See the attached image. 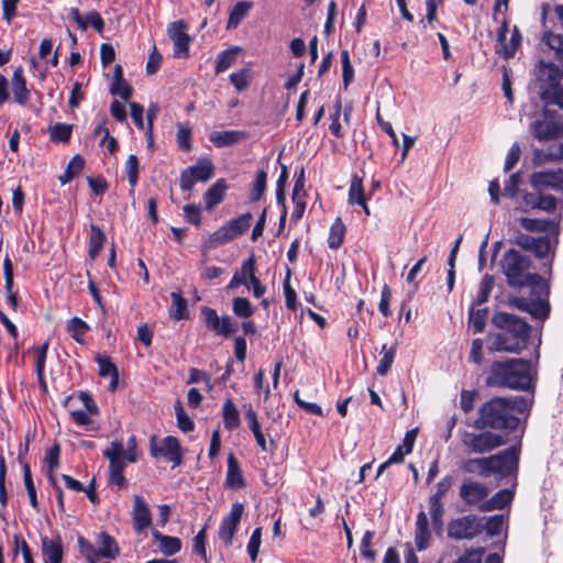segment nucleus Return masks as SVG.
<instances>
[{"instance_id": "1", "label": "nucleus", "mask_w": 563, "mask_h": 563, "mask_svg": "<svg viewBox=\"0 0 563 563\" xmlns=\"http://www.w3.org/2000/svg\"><path fill=\"white\" fill-rule=\"evenodd\" d=\"M541 43L554 51L562 70L554 63L544 60H540L534 68V88L543 102V110L534 114L529 132L544 144L532 151L534 166L563 159V121L555 109L559 107L563 110V35L544 32Z\"/></svg>"}, {"instance_id": "2", "label": "nucleus", "mask_w": 563, "mask_h": 563, "mask_svg": "<svg viewBox=\"0 0 563 563\" xmlns=\"http://www.w3.org/2000/svg\"><path fill=\"white\" fill-rule=\"evenodd\" d=\"M527 395L512 398L495 397L486 401L478 410L474 427L478 430L497 429L514 431L521 419H527L531 410L534 389H525Z\"/></svg>"}, {"instance_id": "3", "label": "nucleus", "mask_w": 563, "mask_h": 563, "mask_svg": "<svg viewBox=\"0 0 563 563\" xmlns=\"http://www.w3.org/2000/svg\"><path fill=\"white\" fill-rule=\"evenodd\" d=\"M492 324L496 331L488 333L489 350L520 353L527 347L531 327L525 319L514 313L498 311L493 314Z\"/></svg>"}, {"instance_id": "4", "label": "nucleus", "mask_w": 563, "mask_h": 563, "mask_svg": "<svg viewBox=\"0 0 563 563\" xmlns=\"http://www.w3.org/2000/svg\"><path fill=\"white\" fill-rule=\"evenodd\" d=\"M520 225L530 232H549L554 236V245H552L551 239L549 235L542 236H532L525 233H519L515 238V243L521 249L531 252L538 258H545L550 255V260L548 263L543 265L547 267L545 273L552 274V262L555 254V247L559 243V233L560 227L559 224L550 219H531V218H520Z\"/></svg>"}, {"instance_id": "5", "label": "nucleus", "mask_w": 563, "mask_h": 563, "mask_svg": "<svg viewBox=\"0 0 563 563\" xmlns=\"http://www.w3.org/2000/svg\"><path fill=\"white\" fill-rule=\"evenodd\" d=\"M531 260L516 249H509L501 258L503 273L509 287L529 288L531 294L548 295V283L537 273H530Z\"/></svg>"}, {"instance_id": "6", "label": "nucleus", "mask_w": 563, "mask_h": 563, "mask_svg": "<svg viewBox=\"0 0 563 563\" xmlns=\"http://www.w3.org/2000/svg\"><path fill=\"white\" fill-rule=\"evenodd\" d=\"M536 383L537 369L525 358L495 361L487 377L488 387H533Z\"/></svg>"}, {"instance_id": "7", "label": "nucleus", "mask_w": 563, "mask_h": 563, "mask_svg": "<svg viewBox=\"0 0 563 563\" xmlns=\"http://www.w3.org/2000/svg\"><path fill=\"white\" fill-rule=\"evenodd\" d=\"M520 452L521 444L518 443L488 457L471 459L464 463L463 468L467 473L477 472L484 477L492 474L499 478L516 477L519 468Z\"/></svg>"}, {"instance_id": "8", "label": "nucleus", "mask_w": 563, "mask_h": 563, "mask_svg": "<svg viewBox=\"0 0 563 563\" xmlns=\"http://www.w3.org/2000/svg\"><path fill=\"white\" fill-rule=\"evenodd\" d=\"M483 531L482 519L466 515L448 523V537L453 540H472Z\"/></svg>"}, {"instance_id": "9", "label": "nucleus", "mask_w": 563, "mask_h": 563, "mask_svg": "<svg viewBox=\"0 0 563 563\" xmlns=\"http://www.w3.org/2000/svg\"><path fill=\"white\" fill-rule=\"evenodd\" d=\"M506 443V439L490 431L479 433L467 432L463 438V444L471 453H488Z\"/></svg>"}, {"instance_id": "10", "label": "nucleus", "mask_w": 563, "mask_h": 563, "mask_svg": "<svg viewBox=\"0 0 563 563\" xmlns=\"http://www.w3.org/2000/svg\"><path fill=\"white\" fill-rule=\"evenodd\" d=\"M214 173V165L209 158H200L197 164L184 169L180 174V188L190 191L196 181H208Z\"/></svg>"}, {"instance_id": "11", "label": "nucleus", "mask_w": 563, "mask_h": 563, "mask_svg": "<svg viewBox=\"0 0 563 563\" xmlns=\"http://www.w3.org/2000/svg\"><path fill=\"white\" fill-rule=\"evenodd\" d=\"M150 453L155 459L163 456L166 461L172 462L174 466H179L183 463L180 442L173 435L165 437L161 445L156 443V437L153 435L150 441Z\"/></svg>"}, {"instance_id": "12", "label": "nucleus", "mask_w": 563, "mask_h": 563, "mask_svg": "<svg viewBox=\"0 0 563 563\" xmlns=\"http://www.w3.org/2000/svg\"><path fill=\"white\" fill-rule=\"evenodd\" d=\"M243 514L244 505L236 501L232 504L230 512L221 520L218 534L219 539L224 542L225 545L232 544Z\"/></svg>"}, {"instance_id": "13", "label": "nucleus", "mask_w": 563, "mask_h": 563, "mask_svg": "<svg viewBox=\"0 0 563 563\" xmlns=\"http://www.w3.org/2000/svg\"><path fill=\"white\" fill-rule=\"evenodd\" d=\"M201 312L207 328L216 334L229 336L236 332L239 324L230 316L219 317L217 311L209 307L202 308Z\"/></svg>"}, {"instance_id": "14", "label": "nucleus", "mask_w": 563, "mask_h": 563, "mask_svg": "<svg viewBox=\"0 0 563 563\" xmlns=\"http://www.w3.org/2000/svg\"><path fill=\"white\" fill-rule=\"evenodd\" d=\"M529 183L537 192L549 189L563 190V168L533 173Z\"/></svg>"}, {"instance_id": "15", "label": "nucleus", "mask_w": 563, "mask_h": 563, "mask_svg": "<svg viewBox=\"0 0 563 563\" xmlns=\"http://www.w3.org/2000/svg\"><path fill=\"white\" fill-rule=\"evenodd\" d=\"M537 299L517 298L515 299V306L532 316L537 320L544 321L550 314V303L548 301V295L532 294Z\"/></svg>"}, {"instance_id": "16", "label": "nucleus", "mask_w": 563, "mask_h": 563, "mask_svg": "<svg viewBox=\"0 0 563 563\" xmlns=\"http://www.w3.org/2000/svg\"><path fill=\"white\" fill-rule=\"evenodd\" d=\"M186 27L187 25L183 20L173 22L168 26V35L174 43L176 57H186L189 54L190 37L185 32Z\"/></svg>"}, {"instance_id": "17", "label": "nucleus", "mask_w": 563, "mask_h": 563, "mask_svg": "<svg viewBox=\"0 0 563 563\" xmlns=\"http://www.w3.org/2000/svg\"><path fill=\"white\" fill-rule=\"evenodd\" d=\"M41 551L44 563H62L64 559V548L60 536H42Z\"/></svg>"}, {"instance_id": "18", "label": "nucleus", "mask_w": 563, "mask_h": 563, "mask_svg": "<svg viewBox=\"0 0 563 563\" xmlns=\"http://www.w3.org/2000/svg\"><path fill=\"white\" fill-rule=\"evenodd\" d=\"M488 488L475 481H464L460 487V497L466 505H477L485 501L488 496Z\"/></svg>"}, {"instance_id": "19", "label": "nucleus", "mask_w": 563, "mask_h": 563, "mask_svg": "<svg viewBox=\"0 0 563 563\" xmlns=\"http://www.w3.org/2000/svg\"><path fill=\"white\" fill-rule=\"evenodd\" d=\"M133 528L136 532H142L152 525V514L145 499L135 495L132 509Z\"/></svg>"}, {"instance_id": "20", "label": "nucleus", "mask_w": 563, "mask_h": 563, "mask_svg": "<svg viewBox=\"0 0 563 563\" xmlns=\"http://www.w3.org/2000/svg\"><path fill=\"white\" fill-rule=\"evenodd\" d=\"M432 539L430 521L426 511L420 510L417 514L415 523V544L418 551H424L429 548Z\"/></svg>"}, {"instance_id": "21", "label": "nucleus", "mask_w": 563, "mask_h": 563, "mask_svg": "<svg viewBox=\"0 0 563 563\" xmlns=\"http://www.w3.org/2000/svg\"><path fill=\"white\" fill-rule=\"evenodd\" d=\"M514 478L512 487L511 488H504L498 490L496 494H494L489 499L483 501L479 505L481 511H493L496 509H504L508 505L511 504L514 497H515V487L517 485L516 477Z\"/></svg>"}, {"instance_id": "22", "label": "nucleus", "mask_w": 563, "mask_h": 563, "mask_svg": "<svg viewBox=\"0 0 563 563\" xmlns=\"http://www.w3.org/2000/svg\"><path fill=\"white\" fill-rule=\"evenodd\" d=\"M13 100L20 104L25 106L31 97V91L26 86V79L24 77L22 66L14 69L11 78Z\"/></svg>"}, {"instance_id": "23", "label": "nucleus", "mask_w": 563, "mask_h": 563, "mask_svg": "<svg viewBox=\"0 0 563 563\" xmlns=\"http://www.w3.org/2000/svg\"><path fill=\"white\" fill-rule=\"evenodd\" d=\"M225 486L232 489H240L246 486L239 461L233 453H230L228 456Z\"/></svg>"}, {"instance_id": "24", "label": "nucleus", "mask_w": 563, "mask_h": 563, "mask_svg": "<svg viewBox=\"0 0 563 563\" xmlns=\"http://www.w3.org/2000/svg\"><path fill=\"white\" fill-rule=\"evenodd\" d=\"M109 460V483L117 486L119 489H123L128 486V479L123 475L126 466L125 457L108 459Z\"/></svg>"}, {"instance_id": "25", "label": "nucleus", "mask_w": 563, "mask_h": 563, "mask_svg": "<svg viewBox=\"0 0 563 563\" xmlns=\"http://www.w3.org/2000/svg\"><path fill=\"white\" fill-rule=\"evenodd\" d=\"M97 544L96 553L100 558L113 560L120 554L117 541L107 532L102 531L97 536Z\"/></svg>"}, {"instance_id": "26", "label": "nucleus", "mask_w": 563, "mask_h": 563, "mask_svg": "<svg viewBox=\"0 0 563 563\" xmlns=\"http://www.w3.org/2000/svg\"><path fill=\"white\" fill-rule=\"evenodd\" d=\"M228 186L223 178L218 179L203 195L205 208L211 211L216 206L222 202Z\"/></svg>"}, {"instance_id": "27", "label": "nucleus", "mask_w": 563, "mask_h": 563, "mask_svg": "<svg viewBox=\"0 0 563 563\" xmlns=\"http://www.w3.org/2000/svg\"><path fill=\"white\" fill-rule=\"evenodd\" d=\"M152 536L154 541L158 543L159 551L166 556H172L181 549V541L177 537L165 536L157 530H154Z\"/></svg>"}, {"instance_id": "28", "label": "nucleus", "mask_w": 563, "mask_h": 563, "mask_svg": "<svg viewBox=\"0 0 563 563\" xmlns=\"http://www.w3.org/2000/svg\"><path fill=\"white\" fill-rule=\"evenodd\" d=\"M243 131H214L210 134L209 140L217 147L230 146L246 139Z\"/></svg>"}, {"instance_id": "29", "label": "nucleus", "mask_w": 563, "mask_h": 563, "mask_svg": "<svg viewBox=\"0 0 563 563\" xmlns=\"http://www.w3.org/2000/svg\"><path fill=\"white\" fill-rule=\"evenodd\" d=\"M252 7V2L249 1L238 2L230 12L227 29L232 30L238 27L242 20L249 14Z\"/></svg>"}, {"instance_id": "30", "label": "nucleus", "mask_w": 563, "mask_h": 563, "mask_svg": "<svg viewBox=\"0 0 563 563\" xmlns=\"http://www.w3.org/2000/svg\"><path fill=\"white\" fill-rule=\"evenodd\" d=\"M475 306L476 305H472L468 312V327L472 329L474 334H477L483 332L485 329L488 309H475Z\"/></svg>"}, {"instance_id": "31", "label": "nucleus", "mask_w": 563, "mask_h": 563, "mask_svg": "<svg viewBox=\"0 0 563 563\" xmlns=\"http://www.w3.org/2000/svg\"><path fill=\"white\" fill-rule=\"evenodd\" d=\"M522 36L518 26H514L511 37L508 44H503L501 47H496V53L506 59L515 56L516 52L521 45Z\"/></svg>"}, {"instance_id": "32", "label": "nucleus", "mask_w": 563, "mask_h": 563, "mask_svg": "<svg viewBox=\"0 0 563 563\" xmlns=\"http://www.w3.org/2000/svg\"><path fill=\"white\" fill-rule=\"evenodd\" d=\"M106 241V234L96 224H90L89 249L88 254L91 260H95L101 251Z\"/></svg>"}, {"instance_id": "33", "label": "nucleus", "mask_w": 563, "mask_h": 563, "mask_svg": "<svg viewBox=\"0 0 563 563\" xmlns=\"http://www.w3.org/2000/svg\"><path fill=\"white\" fill-rule=\"evenodd\" d=\"M97 362L99 365V375L102 377H110L109 387H118L119 384V375L115 365L111 362L109 357L98 356Z\"/></svg>"}, {"instance_id": "34", "label": "nucleus", "mask_w": 563, "mask_h": 563, "mask_svg": "<svg viewBox=\"0 0 563 563\" xmlns=\"http://www.w3.org/2000/svg\"><path fill=\"white\" fill-rule=\"evenodd\" d=\"M252 219V213L245 212L238 218L231 219L225 224L229 228L233 238L235 239L249 230Z\"/></svg>"}, {"instance_id": "35", "label": "nucleus", "mask_w": 563, "mask_h": 563, "mask_svg": "<svg viewBox=\"0 0 563 563\" xmlns=\"http://www.w3.org/2000/svg\"><path fill=\"white\" fill-rule=\"evenodd\" d=\"M223 424L228 430L240 426V413L231 399H227L222 408Z\"/></svg>"}, {"instance_id": "36", "label": "nucleus", "mask_w": 563, "mask_h": 563, "mask_svg": "<svg viewBox=\"0 0 563 563\" xmlns=\"http://www.w3.org/2000/svg\"><path fill=\"white\" fill-rule=\"evenodd\" d=\"M245 418L261 450L264 452L268 451L265 437L261 430L260 422L257 420L256 412L252 408H250L249 410L245 411Z\"/></svg>"}, {"instance_id": "37", "label": "nucleus", "mask_w": 563, "mask_h": 563, "mask_svg": "<svg viewBox=\"0 0 563 563\" xmlns=\"http://www.w3.org/2000/svg\"><path fill=\"white\" fill-rule=\"evenodd\" d=\"M240 52L241 47L239 46H232L225 51H222L217 57L216 73L220 74L230 68L234 64Z\"/></svg>"}, {"instance_id": "38", "label": "nucleus", "mask_w": 563, "mask_h": 563, "mask_svg": "<svg viewBox=\"0 0 563 563\" xmlns=\"http://www.w3.org/2000/svg\"><path fill=\"white\" fill-rule=\"evenodd\" d=\"M85 159L80 155H75L68 163L65 172L59 175L58 180L65 185L73 180L84 168Z\"/></svg>"}, {"instance_id": "39", "label": "nucleus", "mask_w": 563, "mask_h": 563, "mask_svg": "<svg viewBox=\"0 0 563 563\" xmlns=\"http://www.w3.org/2000/svg\"><path fill=\"white\" fill-rule=\"evenodd\" d=\"M365 199L366 197L363 187V178L354 174L352 176L351 185L349 188V203L363 205Z\"/></svg>"}, {"instance_id": "40", "label": "nucleus", "mask_w": 563, "mask_h": 563, "mask_svg": "<svg viewBox=\"0 0 563 563\" xmlns=\"http://www.w3.org/2000/svg\"><path fill=\"white\" fill-rule=\"evenodd\" d=\"M345 235V225L342 222L341 218H336L333 224L330 228V233L328 238V245L332 250L339 249L344 240Z\"/></svg>"}, {"instance_id": "41", "label": "nucleus", "mask_w": 563, "mask_h": 563, "mask_svg": "<svg viewBox=\"0 0 563 563\" xmlns=\"http://www.w3.org/2000/svg\"><path fill=\"white\" fill-rule=\"evenodd\" d=\"M172 308H170V316L175 320H183L187 318V300L180 295V292H172Z\"/></svg>"}, {"instance_id": "42", "label": "nucleus", "mask_w": 563, "mask_h": 563, "mask_svg": "<svg viewBox=\"0 0 563 563\" xmlns=\"http://www.w3.org/2000/svg\"><path fill=\"white\" fill-rule=\"evenodd\" d=\"M89 330V325L78 317H73L67 322V331L70 336L78 343L84 342V336Z\"/></svg>"}, {"instance_id": "43", "label": "nucleus", "mask_w": 563, "mask_h": 563, "mask_svg": "<svg viewBox=\"0 0 563 563\" xmlns=\"http://www.w3.org/2000/svg\"><path fill=\"white\" fill-rule=\"evenodd\" d=\"M71 131L73 125L66 123H55L48 129L51 140L56 143H67L70 140Z\"/></svg>"}, {"instance_id": "44", "label": "nucleus", "mask_w": 563, "mask_h": 563, "mask_svg": "<svg viewBox=\"0 0 563 563\" xmlns=\"http://www.w3.org/2000/svg\"><path fill=\"white\" fill-rule=\"evenodd\" d=\"M380 353H382V357L378 361L376 371L379 375H386L388 373V371L390 369L391 364L394 362V358L396 355V345H391V346L387 347V345L384 344Z\"/></svg>"}, {"instance_id": "45", "label": "nucleus", "mask_w": 563, "mask_h": 563, "mask_svg": "<svg viewBox=\"0 0 563 563\" xmlns=\"http://www.w3.org/2000/svg\"><path fill=\"white\" fill-rule=\"evenodd\" d=\"M266 181H267V173L264 169H260L256 173L255 181L253 184L250 201L256 202L258 201L266 190Z\"/></svg>"}, {"instance_id": "46", "label": "nucleus", "mask_w": 563, "mask_h": 563, "mask_svg": "<svg viewBox=\"0 0 563 563\" xmlns=\"http://www.w3.org/2000/svg\"><path fill=\"white\" fill-rule=\"evenodd\" d=\"M23 483L27 492L30 504L34 509H38V501L36 488L32 478L31 467L29 464H23Z\"/></svg>"}, {"instance_id": "47", "label": "nucleus", "mask_w": 563, "mask_h": 563, "mask_svg": "<svg viewBox=\"0 0 563 563\" xmlns=\"http://www.w3.org/2000/svg\"><path fill=\"white\" fill-rule=\"evenodd\" d=\"M233 313L239 318H250L253 316L255 309L250 300L245 297H235L232 301Z\"/></svg>"}, {"instance_id": "48", "label": "nucleus", "mask_w": 563, "mask_h": 563, "mask_svg": "<svg viewBox=\"0 0 563 563\" xmlns=\"http://www.w3.org/2000/svg\"><path fill=\"white\" fill-rule=\"evenodd\" d=\"M257 271L256 258L254 253H252L241 265V268L235 273L238 276L244 280V286L249 285L250 278H252Z\"/></svg>"}, {"instance_id": "49", "label": "nucleus", "mask_w": 563, "mask_h": 563, "mask_svg": "<svg viewBox=\"0 0 563 563\" xmlns=\"http://www.w3.org/2000/svg\"><path fill=\"white\" fill-rule=\"evenodd\" d=\"M234 240L233 235L231 234L229 228L224 223L222 227H220L217 231H214L208 242L207 247H214L218 245L225 244L230 241Z\"/></svg>"}, {"instance_id": "50", "label": "nucleus", "mask_w": 563, "mask_h": 563, "mask_svg": "<svg viewBox=\"0 0 563 563\" xmlns=\"http://www.w3.org/2000/svg\"><path fill=\"white\" fill-rule=\"evenodd\" d=\"M494 287V277L490 275H485L479 284V289L476 296V299L474 300L473 305L481 306L485 303L493 290Z\"/></svg>"}, {"instance_id": "51", "label": "nucleus", "mask_w": 563, "mask_h": 563, "mask_svg": "<svg viewBox=\"0 0 563 563\" xmlns=\"http://www.w3.org/2000/svg\"><path fill=\"white\" fill-rule=\"evenodd\" d=\"M47 350H48V342H45L41 346L32 349V351L34 352V354L36 356V364H35L36 366L35 367H36V373H37V376H38V379L41 383V387H46V384L43 380L42 375H43V369L45 366Z\"/></svg>"}, {"instance_id": "52", "label": "nucleus", "mask_w": 563, "mask_h": 563, "mask_svg": "<svg viewBox=\"0 0 563 563\" xmlns=\"http://www.w3.org/2000/svg\"><path fill=\"white\" fill-rule=\"evenodd\" d=\"M455 478L452 475H446L441 478L435 485V492L429 497L431 500L442 501V498L454 485Z\"/></svg>"}, {"instance_id": "53", "label": "nucleus", "mask_w": 563, "mask_h": 563, "mask_svg": "<svg viewBox=\"0 0 563 563\" xmlns=\"http://www.w3.org/2000/svg\"><path fill=\"white\" fill-rule=\"evenodd\" d=\"M125 172L128 175L129 184L132 187L131 192L134 191V187L139 181V158L136 155L131 154L125 162Z\"/></svg>"}, {"instance_id": "54", "label": "nucleus", "mask_w": 563, "mask_h": 563, "mask_svg": "<svg viewBox=\"0 0 563 563\" xmlns=\"http://www.w3.org/2000/svg\"><path fill=\"white\" fill-rule=\"evenodd\" d=\"M78 548L80 553L85 556L88 563H97L99 555L96 553L95 547L84 537L77 539Z\"/></svg>"}, {"instance_id": "55", "label": "nucleus", "mask_w": 563, "mask_h": 563, "mask_svg": "<svg viewBox=\"0 0 563 563\" xmlns=\"http://www.w3.org/2000/svg\"><path fill=\"white\" fill-rule=\"evenodd\" d=\"M505 523V517L503 515H495L487 519L483 530L490 537L498 536Z\"/></svg>"}, {"instance_id": "56", "label": "nucleus", "mask_w": 563, "mask_h": 563, "mask_svg": "<svg viewBox=\"0 0 563 563\" xmlns=\"http://www.w3.org/2000/svg\"><path fill=\"white\" fill-rule=\"evenodd\" d=\"M373 537H374V532L367 530L364 533V536H363V538L361 540V544H360L361 555L364 559H366L367 561H374L375 558H376V552L371 549Z\"/></svg>"}, {"instance_id": "57", "label": "nucleus", "mask_w": 563, "mask_h": 563, "mask_svg": "<svg viewBox=\"0 0 563 563\" xmlns=\"http://www.w3.org/2000/svg\"><path fill=\"white\" fill-rule=\"evenodd\" d=\"M176 136H177L178 147L181 151L189 152L192 148L190 128H188L186 125H179Z\"/></svg>"}, {"instance_id": "58", "label": "nucleus", "mask_w": 563, "mask_h": 563, "mask_svg": "<svg viewBox=\"0 0 563 563\" xmlns=\"http://www.w3.org/2000/svg\"><path fill=\"white\" fill-rule=\"evenodd\" d=\"M522 181L521 172H516L510 175L509 179L504 186V196L514 198L518 194V187Z\"/></svg>"}, {"instance_id": "59", "label": "nucleus", "mask_w": 563, "mask_h": 563, "mask_svg": "<svg viewBox=\"0 0 563 563\" xmlns=\"http://www.w3.org/2000/svg\"><path fill=\"white\" fill-rule=\"evenodd\" d=\"M262 542V528H256L247 543V553L251 560L254 562L257 559L260 547Z\"/></svg>"}, {"instance_id": "60", "label": "nucleus", "mask_w": 563, "mask_h": 563, "mask_svg": "<svg viewBox=\"0 0 563 563\" xmlns=\"http://www.w3.org/2000/svg\"><path fill=\"white\" fill-rule=\"evenodd\" d=\"M110 92L113 96H119L124 101H129L132 97L133 89L126 80H121L118 84H111Z\"/></svg>"}, {"instance_id": "61", "label": "nucleus", "mask_w": 563, "mask_h": 563, "mask_svg": "<svg viewBox=\"0 0 563 563\" xmlns=\"http://www.w3.org/2000/svg\"><path fill=\"white\" fill-rule=\"evenodd\" d=\"M188 223L199 227L201 224V210L197 205H186L183 208Z\"/></svg>"}, {"instance_id": "62", "label": "nucleus", "mask_w": 563, "mask_h": 563, "mask_svg": "<svg viewBox=\"0 0 563 563\" xmlns=\"http://www.w3.org/2000/svg\"><path fill=\"white\" fill-rule=\"evenodd\" d=\"M59 455L60 448L58 444H54L46 451L44 461L47 465V471H54L59 466Z\"/></svg>"}, {"instance_id": "63", "label": "nucleus", "mask_w": 563, "mask_h": 563, "mask_svg": "<svg viewBox=\"0 0 563 563\" xmlns=\"http://www.w3.org/2000/svg\"><path fill=\"white\" fill-rule=\"evenodd\" d=\"M521 155V150L518 143H514L508 151L506 156L504 170L506 173L510 172L515 165L519 162Z\"/></svg>"}, {"instance_id": "64", "label": "nucleus", "mask_w": 563, "mask_h": 563, "mask_svg": "<svg viewBox=\"0 0 563 563\" xmlns=\"http://www.w3.org/2000/svg\"><path fill=\"white\" fill-rule=\"evenodd\" d=\"M484 554V549H471L466 550L457 561L460 563H482V556Z\"/></svg>"}]
</instances>
